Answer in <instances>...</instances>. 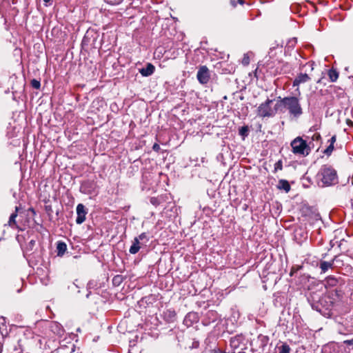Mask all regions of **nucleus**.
<instances>
[{
  "label": "nucleus",
  "instance_id": "obj_1",
  "mask_svg": "<svg viewBox=\"0 0 353 353\" xmlns=\"http://www.w3.org/2000/svg\"><path fill=\"white\" fill-rule=\"evenodd\" d=\"M291 146L292 152L295 154H304L306 153V154H308L311 152V149L314 147V145L312 142L307 143L302 137H298L291 142Z\"/></svg>",
  "mask_w": 353,
  "mask_h": 353
},
{
  "label": "nucleus",
  "instance_id": "obj_2",
  "mask_svg": "<svg viewBox=\"0 0 353 353\" xmlns=\"http://www.w3.org/2000/svg\"><path fill=\"white\" fill-rule=\"evenodd\" d=\"M282 103L294 116L296 117L302 114V108L296 97H285L282 100Z\"/></svg>",
  "mask_w": 353,
  "mask_h": 353
},
{
  "label": "nucleus",
  "instance_id": "obj_3",
  "mask_svg": "<svg viewBox=\"0 0 353 353\" xmlns=\"http://www.w3.org/2000/svg\"><path fill=\"white\" fill-rule=\"evenodd\" d=\"M273 102V100L268 99L265 103L261 104L258 108V114L262 117L274 115L277 111L279 104L276 103L274 108H272L271 105Z\"/></svg>",
  "mask_w": 353,
  "mask_h": 353
},
{
  "label": "nucleus",
  "instance_id": "obj_4",
  "mask_svg": "<svg viewBox=\"0 0 353 353\" xmlns=\"http://www.w3.org/2000/svg\"><path fill=\"white\" fill-rule=\"evenodd\" d=\"M323 185H330L336 181V173L333 169L324 167L319 174Z\"/></svg>",
  "mask_w": 353,
  "mask_h": 353
},
{
  "label": "nucleus",
  "instance_id": "obj_5",
  "mask_svg": "<svg viewBox=\"0 0 353 353\" xmlns=\"http://www.w3.org/2000/svg\"><path fill=\"white\" fill-rule=\"evenodd\" d=\"M196 77L200 83L206 84L210 78V74L208 67L205 65L201 66L197 72Z\"/></svg>",
  "mask_w": 353,
  "mask_h": 353
},
{
  "label": "nucleus",
  "instance_id": "obj_6",
  "mask_svg": "<svg viewBox=\"0 0 353 353\" xmlns=\"http://www.w3.org/2000/svg\"><path fill=\"white\" fill-rule=\"evenodd\" d=\"M77 217L76 222L78 224H81L85 220V214H86V212L85 210V208L83 204H79L77 206Z\"/></svg>",
  "mask_w": 353,
  "mask_h": 353
},
{
  "label": "nucleus",
  "instance_id": "obj_7",
  "mask_svg": "<svg viewBox=\"0 0 353 353\" xmlns=\"http://www.w3.org/2000/svg\"><path fill=\"white\" fill-rule=\"evenodd\" d=\"M155 68L152 63H148L145 68L139 70V72L143 77H148L153 74Z\"/></svg>",
  "mask_w": 353,
  "mask_h": 353
},
{
  "label": "nucleus",
  "instance_id": "obj_8",
  "mask_svg": "<svg viewBox=\"0 0 353 353\" xmlns=\"http://www.w3.org/2000/svg\"><path fill=\"white\" fill-rule=\"evenodd\" d=\"M310 79L309 76L307 74H300L297 77L294 79L293 82L294 86H297L300 83H305Z\"/></svg>",
  "mask_w": 353,
  "mask_h": 353
},
{
  "label": "nucleus",
  "instance_id": "obj_9",
  "mask_svg": "<svg viewBox=\"0 0 353 353\" xmlns=\"http://www.w3.org/2000/svg\"><path fill=\"white\" fill-rule=\"evenodd\" d=\"M277 188L279 190H283L285 192H288L290 190V185L288 181L284 179L279 181Z\"/></svg>",
  "mask_w": 353,
  "mask_h": 353
},
{
  "label": "nucleus",
  "instance_id": "obj_10",
  "mask_svg": "<svg viewBox=\"0 0 353 353\" xmlns=\"http://www.w3.org/2000/svg\"><path fill=\"white\" fill-rule=\"evenodd\" d=\"M139 249H140V246H139V239L135 238L133 241V244L130 247L129 251L131 254H134L139 252Z\"/></svg>",
  "mask_w": 353,
  "mask_h": 353
},
{
  "label": "nucleus",
  "instance_id": "obj_11",
  "mask_svg": "<svg viewBox=\"0 0 353 353\" xmlns=\"http://www.w3.org/2000/svg\"><path fill=\"white\" fill-rule=\"evenodd\" d=\"M327 74L332 82H335L339 78V72L333 68L328 70Z\"/></svg>",
  "mask_w": 353,
  "mask_h": 353
},
{
  "label": "nucleus",
  "instance_id": "obj_12",
  "mask_svg": "<svg viewBox=\"0 0 353 353\" xmlns=\"http://www.w3.org/2000/svg\"><path fill=\"white\" fill-rule=\"evenodd\" d=\"M57 248L58 255L61 256L65 252L67 246L65 243L59 242L57 244Z\"/></svg>",
  "mask_w": 353,
  "mask_h": 353
},
{
  "label": "nucleus",
  "instance_id": "obj_13",
  "mask_svg": "<svg viewBox=\"0 0 353 353\" xmlns=\"http://www.w3.org/2000/svg\"><path fill=\"white\" fill-rule=\"evenodd\" d=\"M336 141V137L333 136L330 139V145L324 150V153H331L333 151L334 149V143Z\"/></svg>",
  "mask_w": 353,
  "mask_h": 353
},
{
  "label": "nucleus",
  "instance_id": "obj_14",
  "mask_svg": "<svg viewBox=\"0 0 353 353\" xmlns=\"http://www.w3.org/2000/svg\"><path fill=\"white\" fill-rule=\"evenodd\" d=\"M279 349V353H290V347L287 344H283Z\"/></svg>",
  "mask_w": 353,
  "mask_h": 353
},
{
  "label": "nucleus",
  "instance_id": "obj_15",
  "mask_svg": "<svg viewBox=\"0 0 353 353\" xmlns=\"http://www.w3.org/2000/svg\"><path fill=\"white\" fill-rule=\"evenodd\" d=\"M17 216V213H13L11 214L10 219H9V221H8V225L10 226H13L14 225H16V218Z\"/></svg>",
  "mask_w": 353,
  "mask_h": 353
},
{
  "label": "nucleus",
  "instance_id": "obj_16",
  "mask_svg": "<svg viewBox=\"0 0 353 353\" xmlns=\"http://www.w3.org/2000/svg\"><path fill=\"white\" fill-rule=\"evenodd\" d=\"M331 266H332V264L330 263L326 262V261L322 262L321 264V268L322 271L324 272L326 270H327Z\"/></svg>",
  "mask_w": 353,
  "mask_h": 353
},
{
  "label": "nucleus",
  "instance_id": "obj_17",
  "mask_svg": "<svg viewBox=\"0 0 353 353\" xmlns=\"http://www.w3.org/2000/svg\"><path fill=\"white\" fill-rule=\"evenodd\" d=\"M248 134V128L247 126H243L239 129V134L242 137H245Z\"/></svg>",
  "mask_w": 353,
  "mask_h": 353
},
{
  "label": "nucleus",
  "instance_id": "obj_18",
  "mask_svg": "<svg viewBox=\"0 0 353 353\" xmlns=\"http://www.w3.org/2000/svg\"><path fill=\"white\" fill-rule=\"evenodd\" d=\"M241 62L243 65H248L250 63V57L248 54H244Z\"/></svg>",
  "mask_w": 353,
  "mask_h": 353
},
{
  "label": "nucleus",
  "instance_id": "obj_19",
  "mask_svg": "<svg viewBox=\"0 0 353 353\" xmlns=\"http://www.w3.org/2000/svg\"><path fill=\"white\" fill-rule=\"evenodd\" d=\"M107 3L110 5H119L123 0H104Z\"/></svg>",
  "mask_w": 353,
  "mask_h": 353
},
{
  "label": "nucleus",
  "instance_id": "obj_20",
  "mask_svg": "<svg viewBox=\"0 0 353 353\" xmlns=\"http://www.w3.org/2000/svg\"><path fill=\"white\" fill-rule=\"evenodd\" d=\"M31 85L35 89H39L41 86L40 82L36 79L32 80Z\"/></svg>",
  "mask_w": 353,
  "mask_h": 353
},
{
  "label": "nucleus",
  "instance_id": "obj_21",
  "mask_svg": "<svg viewBox=\"0 0 353 353\" xmlns=\"http://www.w3.org/2000/svg\"><path fill=\"white\" fill-rule=\"evenodd\" d=\"M282 170V162L281 161H277L274 165V171Z\"/></svg>",
  "mask_w": 353,
  "mask_h": 353
},
{
  "label": "nucleus",
  "instance_id": "obj_22",
  "mask_svg": "<svg viewBox=\"0 0 353 353\" xmlns=\"http://www.w3.org/2000/svg\"><path fill=\"white\" fill-rule=\"evenodd\" d=\"M344 343L347 345H353V339L351 340H346L344 341Z\"/></svg>",
  "mask_w": 353,
  "mask_h": 353
},
{
  "label": "nucleus",
  "instance_id": "obj_23",
  "mask_svg": "<svg viewBox=\"0 0 353 353\" xmlns=\"http://www.w3.org/2000/svg\"><path fill=\"white\" fill-rule=\"evenodd\" d=\"M154 150L157 152L158 149L159 148V146L157 144H154L153 146Z\"/></svg>",
  "mask_w": 353,
  "mask_h": 353
},
{
  "label": "nucleus",
  "instance_id": "obj_24",
  "mask_svg": "<svg viewBox=\"0 0 353 353\" xmlns=\"http://www.w3.org/2000/svg\"><path fill=\"white\" fill-rule=\"evenodd\" d=\"M230 3L232 4V6L235 7L236 6V1L235 0H231L230 1Z\"/></svg>",
  "mask_w": 353,
  "mask_h": 353
},
{
  "label": "nucleus",
  "instance_id": "obj_25",
  "mask_svg": "<svg viewBox=\"0 0 353 353\" xmlns=\"http://www.w3.org/2000/svg\"><path fill=\"white\" fill-rule=\"evenodd\" d=\"M145 236V234H141L137 239H139V241L141 239H143V237Z\"/></svg>",
  "mask_w": 353,
  "mask_h": 353
},
{
  "label": "nucleus",
  "instance_id": "obj_26",
  "mask_svg": "<svg viewBox=\"0 0 353 353\" xmlns=\"http://www.w3.org/2000/svg\"><path fill=\"white\" fill-rule=\"evenodd\" d=\"M119 279H120L119 276H116V277L114 278L113 281L114 282H118V280H119Z\"/></svg>",
  "mask_w": 353,
  "mask_h": 353
},
{
  "label": "nucleus",
  "instance_id": "obj_27",
  "mask_svg": "<svg viewBox=\"0 0 353 353\" xmlns=\"http://www.w3.org/2000/svg\"><path fill=\"white\" fill-rule=\"evenodd\" d=\"M314 137L318 139L319 137H320V135L319 134H314V137H313V139H314Z\"/></svg>",
  "mask_w": 353,
  "mask_h": 353
},
{
  "label": "nucleus",
  "instance_id": "obj_28",
  "mask_svg": "<svg viewBox=\"0 0 353 353\" xmlns=\"http://www.w3.org/2000/svg\"><path fill=\"white\" fill-rule=\"evenodd\" d=\"M240 4H243V0H237Z\"/></svg>",
  "mask_w": 353,
  "mask_h": 353
},
{
  "label": "nucleus",
  "instance_id": "obj_29",
  "mask_svg": "<svg viewBox=\"0 0 353 353\" xmlns=\"http://www.w3.org/2000/svg\"><path fill=\"white\" fill-rule=\"evenodd\" d=\"M46 3L49 2L50 0H43Z\"/></svg>",
  "mask_w": 353,
  "mask_h": 353
}]
</instances>
